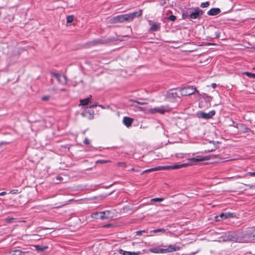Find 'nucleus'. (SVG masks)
I'll use <instances>...</instances> for the list:
<instances>
[{"mask_svg": "<svg viewBox=\"0 0 255 255\" xmlns=\"http://www.w3.org/2000/svg\"><path fill=\"white\" fill-rule=\"evenodd\" d=\"M50 74L52 76L56 78L59 84L63 85H66L67 84V78L66 76L60 75L54 71L50 72Z\"/></svg>", "mask_w": 255, "mask_h": 255, "instance_id": "nucleus-7", "label": "nucleus"}, {"mask_svg": "<svg viewBox=\"0 0 255 255\" xmlns=\"http://www.w3.org/2000/svg\"><path fill=\"white\" fill-rule=\"evenodd\" d=\"M18 193H19V192L17 189H12V190H10L9 192V193H10L11 194H16Z\"/></svg>", "mask_w": 255, "mask_h": 255, "instance_id": "nucleus-38", "label": "nucleus"}, {"mask_svg": "<svg viewBox=\"0 0 255 255\" xmlns=\"http://www.w3.org/2000/svg\"><path fill=\"white\" fill-rule=\"evenodd\" d=\"M189 165V164H175L172 165H165V166H159L156 167L152 168L150 169H146L145 170H144L142 172H141L140 174H142L144 173L147 172H150L152 171H157L159 170H173V169H179L181 168H183V167H185Z\"/></svg>", "mask_w": 255, "mask_h": 255, "instance_id": "nucleus-1", "label": "nucleus"}, {"mask_svg": "<svg viewBox=\"0 0 255 255\" xmlns=\"http://www.w3.org/2000/svg\"><path fill=\"white\" fill-rule=\"evenodd\" d=\"M204 11L200 9L199 7H197L194 8L193 10L189 13L187 19L192 20L193 19H200L202 16Z\"/></svg>", "mask_w": 255, "mask_h": 255, "instance_id": "nucleus-3", "label": "nucleus"}, {"mask_svg": "<svg viewBox=\"0 0 255 255\" xmlns=\"http://www.w3.org/2000/svg\"><path fill=\"white\" fill-rule=\"evenodd\" d=\"M149 25L150 26L149 31L155 32L159 31L161 28V23L159 22H154L151 20H148Z\"/></svg>", "mask_w": 255, "mask_h": 255, "instance_id": "nucleus-10", "label": "nucleus"}, {"mask_svg": "<svg viewBox=\"0 0 255 255\" xmlns=\"http://www.w3.org/2000/svg\"><path fill=\"white\" fill-rule=\"evenodd\" d=\"M91 98H92V96H91V95H90L89 97H88L87 98H86V99H88L89 100V101L91 102V101H90V100H91Z\"/></svg>", "mask_w": 255, "mask_h": 255, "instance_id": "nucleus-53", "label": "nucleus"}, {"mask_svg": "<svg viewBox=\"0 0 255 255\" xmlns=\"http://www.w3.org/2000/svg\"><path fill=\"white\" fill-rule=\"evenodd\" d=\"M133 102L136 103L137 104H138L139 105H142L144 104L143 103L139 102H138V101H134Z\"/></svg>", "mask_w": 255, "mask_h": 255, "instance_id": "nucleus-52", "label": "nucleus"}, {"mask_svg": "<svg viewBox=\"0 0 255 255\" xmlns=\"http://www.w3.org/2000/svg\"><path fill=\"white\" fill-rule=\"evenodd\" d=\"M208 98H210V99H212V98L211 97H209Z\"/></svg>", "mask_w": 255, "mask_h": 255, "instance_id": "nucleus-58", "label": "nucleus"}, {"mask_svg": "<svg viewBox=\"0 0 255 255\" xmlns=\"http://www.w3.org/2000/svg\"><path fill=\"white\" fill-rule=\"evenodd\" d=\"M84 143L85 144H89L90 143V141L87 138H86L84 140Z\"/></svg>", "mask_w": 255, "mask_h": 255, "instance_id": "nucleus-45", "label": "nucleus"}, {"mask_svg": "<svg viewBox=\"0 0 255 255\" xmlns=\"http://www.w3.org/2000/svg\"><path fill=\"white\" fill-rule=\"evenodd\" d=\"M145 231L144 230L142 231H137L135 232V234L137 236H141L143 233H144Z\"/></svg>", "mask_w": 255, "mask_h": 255, "instance_id": "nucleus-40", "label": "nucleus"}, {"mask_svg": "<svg viewBox=\"0 0 255 255\" xmlns=\"http://www.w3.org/2000/svg\"><path fill=\"white\" fill-rule=\"evenodd\" d=\"M181 88L179 89H172L167 94L169 98H180L181 96Z\"/></svg>", "mask_w": 255, "mask_h": 255, "instance_id": "nucleus-13", "label": "nucleus"}, {"mask_svg": "<svg viewBox=\"0 0 255 255\" xmlns=\"http://www.w3.org/2000/svg\"><path fill=\"white\" fill-rule=\"evenodd\" d=\"M6 142H1L0 143V145H2V144H6Z\"/></svg>", "mask_w": 255, "mask_h": 255, "instance_id": "nucleus-55", "label": "nucleus"}, {"mask_svg": "<svg viewBox=\"0 0 255 255\" xmlns=\"http://www.w3.org/2000/svg\"><path fill=\"white\" fill-rule=\"evenodd\" d=\"M215 150V149H208L207 150H206L205 152H212Z\"/></svg>", "mask_w": 255, "mask_h": 255, "instance_id": "nucleus-48", "label": "nucleus"}, {"mask_svg": "<svg viewBox=\"0 0 255 255\" xmlns=\"http://www.w3.org/2000/svg\"><path fill=\"white\" fill-rule=\"evenodd\" d=\"M50 96H45L42 97V100L43 101H47L49 99Z\"/></svg>", "mask_w": 255, "mask_h": 255, "instance_id": "nucleus-42", "label": "nucleus"}, {"mask_svg": "<svg viewBox=\"0 0 255 255\" xmlns=\"http://www.w3.org/2000/svg\"><path fill=\"white\" fill-rule=\"evenodd\" d=\"M104 214V212H95L91 214V217L95 219L104 220V217L103 216Z\"/></svg>", "mask_w": 255, "mask_h": 255, "instance_id": "nucleus-19", "label": "nucleus"}, {"mask_svg": "<svg viewBox=\"0 0 255 255\" xmlns=\"http://www.w3.org/2000/svg\"><path fill=\"white\" fill-rule=\"evenodd\" d=\"M181 96H190L194 93L199 94V91L196 88L192 86H187L181 88Z\"/></svg>", "mask_w": 255, "mask_h": 255, "instance_id": "nucleus-4", "label": "nucleus"}, {"mask_svg": "<svg viewBox=\"0 0 255 255\" xmlns=\"http://www.w3.org/2000/svg\"><path fill=\"white\" fill-rule=\"evenodd\" d=\"M111 162L110 160L99 159L96 161V164H105Z\"/></svg>", "mask_w": 255, "mask_h": 255, "instance_id": "nucleus-29", "label": "nucleus"}, {"mask_svg": "<svg viewBox=\"0 0 255 255\" xmlns=\"http://www.w3.org/2000/svg\"><path fill=\"white\" fill-rule=\"evenodd\" d=\"M250 188H255V183L254 184H249L247 185Z\"/></svg>", "mask_w": 255, "mask_h": 255, "instance_id": "nucleus-47", "label": "nucleus"}, {"mask_svg": "<svg viewBox=\"0 0 255 255\" xmlns=\"http://www.w3.org/2000/svg\"><path fill=\"white\" fill-rule=\"evenodd\" d=\"M233 126L238 129L240 132L242 133H247L251 131L250 128L243 124H238L233 122Z\"/></svg>", "mask_w": 255, "mask_h": 255, "instance_id": "nucleus-12", "label": "nucleus"}, {"mask_svg": "<svg viewBox=\"0 0 255 255\" xmlns=\"http://www.w3.org/2000/svg\"><path fill=\"white\" fill-rule=\"evenodd\" d=\"M216 86H217V85H216V84H215V83H212V84H211V87H212L213 88H214H214H215L216 87Z\"/></svg>", "mask_w": 255, "mask_h": 255, "instance_id": "nucleus-51", "label": "nucleus"}, {"mask_svg": "<svg viewBox=\"0 0 255 255\" xmlns=\"http://www.w3.org/2000/svg\"><path fill=\"white\" fill-rule=\"evenodd\" d=\"M169 110L167 107L161 106L151 108L149 110V112L151 114L159 113L160 114H164L166 112H168Z\"/></svg>", "mask_w": 255, "mask_h": 255, "instance_id": "nucleus-11", "label": "nucleus"}, {"mask_svg": "<svg viewBox=\"0 0 255 255\" xmlns=\"http://www.w3.org/2000/svg\"><path fill=\"white\" fill-rule=\"evenodd\" d=\"M149 251L153 253H158V249L157 248H151L149 249Z\"/></svg>", "mask_w": 255, "mask_h": 255, "instance_id": "nucleus-34", "label": "nucleus"}, {"mask_svg": "<svg viewBox=\"0 0 255 255\" xmlns=\"http://www.w3.org/2000/svg\"><path fill=\"white\" fill-rule=\"evenodd\" d=\"M127 19L126 14H120L110 19L109 22L112 24L123 23L125 21H128Z\"/></svg>", "mask_w": 255, "mask_h": 255, "instance_id": "nucleus-6", "label": "nucleus"}, {"mask_svg": "<svg viewBox=\"0 0 255 255\" xmlns=\"http://www.w3.org/2000/svg\"><path fill=\"white\" fill-rule=\"evenodd\" d=\"M133 120L131 118H129L128 117H125L123 119V123L127 127H129L131 126L132 123H133Z\"/></svg>", "mask_w": 255, "mask_h": 255, "instance_id": "nucleus-16", "label": "nucleus"}, {"mask_svg": "<svg viewBox=\"0 0 255 255\" xmlns=\"http://www.w3.org/2000/svg\"><path fill=\"white\" fill-rule=\"evenodd\" d=\"M57 179H58V180H61V179H62V178L61 177H60V176H59H59H58V177H57Z\"/></svg>", "mask_w": 255, "mask_h": 255, "instance_id": "nucleus-54", "label": "nucleus"}, {"mask_svg": "<svg viewBox=\"0 0 255 255\" xmlns=\"http://www.w3.org/2000/svg\"><path fill=\"white\" fill-rule=\"evenodd\" d=\"M210 5L209 1H206L204 2L201 3L200 6L202 8H205L208 7Z\"/></svg>", "mask_w": 255, "mask_h": 255, "instance_id": "nucleus-33", "label": "nucleus"}, {"mask_svg": "<svg viewBox=\"0 0 255 255\" xmlns=\"http://www.w3.org/2000/svg\"><path fill=\"white\" fill-rule=\"evenodd\" d=\"M130 171H137V172H140L141 173V171L138 170H135L134 168H131L130 170Z\"/></svg>", "mask_w": 255, "mask_h": 255, "instance_id": "nucleus-50", "label": "nucleus"}, {"mask_svg": "<svg viewBox=\"0 0 255 255\" xmlns=\"http://www.w3.org/2000/svg\"><path fill=\"white\" fill-rule=\"evenodd\" d=\"M220 36V33L218 31L215 32V37L216 38H219Z\"/></svg>", "mask_w": 255, "mask_h": 255, "instance_id": "nucleus-44", "label": "nucleus"}, {"mask_svg": "<svg viewBox=\"0 0 255 255\" xmlns=\"http://www.w3.org/2000/svg\"><path fill=\"white\" fill-rule=\"evenodd\" d=\"M88 113L89 114V119H91L94 117V111L93 110L90 111L88 109H86V110H85L84 112L82 113V115H83L84 117H86V114L88 113Z\"/></svg>", "mask_w": 255, "mask_h": 255, "instance_id": "nucleus-22", "label": "nucleus"}, {"mask_svg": "<svg viewBox=\"0 0 255 255\" xmlns=\"http://www.w3.org/2000/svg\"><path fill=\"white\" fill-rule=\"evenodd\" d=\"M25 252L20 250H11L7 253V255H24Z\"/></svg>", "mask_w": 255, "mask_h": 255, "instance_id": "nucleus-17", "label": "nucleus"}, {"mask_svg": "<svg viewBox=\"0 0 255 255\" xmlns=\"http://www.w3.org/2000/svg\"><path fill=\"white\" fill-rule=\"evenodd\" d=\"M167 19L170 21H174L176 19V16L174 15H170L167 17Z\"/></svg>", "mask_w": 255, "mask_h": 255, "instance_id": "nucleus-32", "label": "nucleus"}, {"mask_svg": "<svg viewBox=\"0 0 255 255\" xmlns=\"http://www.w3.org/2000/svg\"><path fill=\"white\" fill-rule=\"evenodd\" d=\"M187 154L186 153H176L175 154V157L179 158H183L186 156Z\"/></svg>", "mask_w": 255, "mask_h": 255, "instance_id": "nucleus-31", "label": "nucleus"}, {"mask_svg": "<svg viewBox=\"0 0 255 255\" xmlns=\"http://www.w3.org/2000/svg\"><path fill=\"white\" fill-rule=\"evenodd\" d=\"M164 233L165 232V230L163 228H161V229H155V230H152L150 231V233L152 234H156V233Z\"/></svg>", "mask_w": 255, "mask_h": 255, "instance_id": "nucleus-26", "label": "nucleus"}, {"mask_svg": "<svg viewBox=\"0 0 255 255\" xmlns=\"http://www.w3.org/2000/svg\"><path fill=\"white\" fill-rule=\"evenodd\" d=\"M97 106H99V107L103 108L102 105H98V104L97 103H96L95 104L91 105L90 106H89V108L92 109V108H94L97 107Z\"/></svg>", "mask_w": 255, "mask_h": 255, "instance_id": "nucleus-41", "label": "nucleus"}, {"mask_svg": "<svg viewBox=\"0 0 255 255\" xmlns=\"http://www.w3.org/2000/svg\"><path fill=\"white\" fill-rule=\"evenodd\" d=\"M164 198H155L151 199V201L155 202H161L163 201Z\"/></svg>", "mask_w": 255, "mask_h": 255, "instance_id": "nucleus-35", "label": "nucleus"}, {"mask_svg": "<svg viewBox=\"0 0 255 255\" xmlns=\"http://www.w3.org/2000/svg\"><path fill=\"white\" fill-rule=\"evenodd\" d=\"M74 16L73 15H68L66 17L67 22L68 23L72 22L74 20Z\"/></svg>", "mask_w": 255, "mask_h": 255, "instance_id": "nucleus-30", "label": "nucleus"}, {"mask_svg": "<svg viewBox=\"0 0 255 255\" xmlns=\"http://www.w3.org/2000/svg\"><path fill=\"white\" fill-rule=\"evenodd\" d=\"M194 7H185L181 10L182 18L183 19H187L189 13L193 10Z\"/></svg>", "mask_w": 255, "mask_h": 255, "instance_id": "nucleus-14", "label": "nucleus"}, {"mask_svg": "<svg viewBox=\"0 0 255 255\" xmlns=\"http://www.w3.org/2000/svg\"><path fill=\"white\" fill-rule=\"evenodd\" d=\"M166 249H158V253L165 254L167 253Z\"/></svg>", "mask_w": 255, "mask_h": 255, "instance_id": "nucleus-37", "label": "nucleus"}, {"mask_svg": "<svg viewBox=\"0 0 255 255\" xmlns=\"http://www.w3.org/2000/svg\"><path fill=\"white\" fill-rule=\"evenodd\" d=\"M103 212H104V214L103 215V216H104V219H108L109 218V216H108L107 214H109L110 213V211H103Z\"/></svg>", "mask_w": 255, "mask_h": 255, "instance_id": "nucleus-36", "label": "nucleus"}, {"mask_svg": "<svg viewBox=\"0 0 255 255\" xmlns=\"http://www.w3.org/2000/svg\"><path fill=\"white\" fill-rule=\"evenodd\" d=\"M118 253L122 255H138L139 254V252H128L125 251L123 250L120 249L118 251Z\"/></svg>", "mask_w": 255, "mask_h": 255, "instance_id": "nucleus-18", "label": "nucleus"}, {"mask_svg": "<svg viewBox=\"0 0 255 255\" xmlns=\"http://www.w3.org/2000/svg\"><path fill=\"white\" fill-rule=\"evenodd\" d=\"M118 165L120 166H125L126 165V163L125 162H119L118 163Z\"/></svg>", "mask_w": 255, "mask_h": 255, "instance_id": "nucleus-46", "label": "nucleus"}, {"mask_svg": "<svg viewBox=\"0 0 255 255\" xmlns=\"http://www.w3.org/2000/svg\"><path fill=\"white\" fill-rule=\"evenodd\" d=\"M211 156L210 155H206V156H200L197 155L195 157L189 158V160L190 161L188 163H185V164H189L186 167L191 165L192 164H195L196 162L199 161H202L205 160H208L211 159ZM186 167V166L185 167Z\"/></svg>", "mask_w": 255, "mask_h": 255, "instance_id": "nucleus-5", "label": "nucleus"}, {"mask_svg": "<svg viewBox=\"0 0 255 255\" xmlns=\"http://www.w3.org/2000/svg\"><path fill=\"white\" fill-rule=\"evenodd\" d=\"M180 248L178 246H176L175 245H170L168 246V248L166 249L167 251V253L173 252L175 251H179Z\"/></svg>", "mask_w": 255, "mask_h": 255, "instance_id": "nucleus-20", "label": "nucleus"}, {"mask_svg": "<svg viewBox=\"0 0 255 255\" xmlns=\"http://www.w3.org/2000/svg\"><path fill=\"white\" fill-rule=\"evenodd\" d=\"M216 112L212 110L208 113H205L203 111H199L197 113V117L205 120H208L212 118L215 115Z\"/></svg>", "mask_w": 255, "mask_h": 255, "instance_id": "nucleus-8", "label": "nucleus"}, {"mask_svg": "<svg viewBox=\"0 0 255 255\" xmlns=\"http://www.w3.org/2000/svg\"><path fill=\"white\" fill-rule=\"evenodd\" d=\"M142 10L139 9L138 11H135L133 12L126 13L127 19L128 21H131L135 17H139L142 15Z\"/></svg>", "mask_w": 255, "mask_h": 255, "instance_id": "nucleus-9", "label": "nucleus"}, {"mask_svg": "<svg viewBox=\"0 0 255 255\" xmlns=\"http://www.w3.org/2000/svg\"><path fill=\"white\" fill-rule=\"evenodd\" d=\"M244 74L250 78L255 79V73H252L249 72H245Z\"/></svg>", "mask_w": 255, "mask_h": 255, "instance_id": "nucleus-28", "label": "nucleus"}, {"mask_svg": "<svg viewBox=\"0 0 255 255\" xmlns=\"http://www.w3.org/2000/svg\"><path fill=\"white\" fill-rule=\"evenodd\" d=\"M253 232H255V227H254V228H253Z\"/></svg>", "mask_w": 255, "mask_h": 255, "instance_id": "nucleus-56", "label": "nucleus"}, {"mask_svg": "<svg viewBox=\"0 0 255 255\" xmlns=\"http://www.w3.org/2000/svg\"><path fill=\"white\" fill-rule=\"evenodd\" d=\"M104 40L102 39H97L95 40H94L92 41H90L89 42V44L90 46H94L96 45L99 44H103L104 43Z\"/></svg>", "mask_w": 255, "mask_h": 255, "instance_id": "nucleus-21", "label": "nucleus"}, {"mask_svg": "<svg viewBox=\"0 0 255 255\" xmlns=\"http://www.w3.org/2000/svg\"><path fill=\"white\" fill-rule=\"evenodd\" d=\"M224 240L234 242H242L243 239L239 236L237 233L235 232H229L226 234Z\"/></svg>", "mask_w": 255, "mask_h": 255, "instance_id": "nucleus-2", "label": "nucleus"}, {"mask_svg": "<svg viewBox=\"0 0 255 255\" xmlns=\"http://www.w3.org/2000/svg\"><path fill=\"white\" fill-rule=\"evenodd\" d=\"M236 215L234 213H230V212H227L225 213V217H224V219H227V218H235L236 217Z\"/></svg>", "mask_w": 255, "mask_h": 255, "instance_id": "nucleus-25", "label": "nucleus"}, {"mask_svg": "<svg viewBox=\"0 0 255 255\" xmlns=\"http://www.w3.org/2000/svg\"><path fill=\"white\" fill-rule=\"evenodd\" d=\"M90 102L89 101V100L88 99H81L80 100V104L82 106H86V105H88V104L90 103Z\"/></svg>", "mask_w": 255, "mask_h": 255, "instance_id": "nucleus-27", "label": "nucleus"}, {"mask_svg": "<svg viewBox=\"0 0 255 255\" xmlns=\"http://www.w3.org/2000/svg\"><path fill=\"white\" fill-rule=\"evenodd\" d=\"M247 174L251 176H255V172H248Z\"/></svg>", "mask_w": 255, "mask_h": 255, "instance_id": "nucleus-43", "label": "nucleus"}, {"mask_svg": "<svg viewBox=\"0 0 255 255\" xmlns=\"http://www.w3.org/2000/svg\"><path fill=\"white\" fill-rule=\"evenodd\" d=\"M35 249H36V251H37L38 252H44L47 249H48V247H47V246L41 247L40 246L37 245L35 246Z\"/></svg>", "mask_w": 255, "mask_h": 255, "instance_id": "nucleus-23", "label": "nucleus"}, {"mask_svg": "<svg viewBox=\"0 0 255 255\" xmlns=\"http://www.w3.org/2000/svg\"><path fill=\"white\" fill-rule=\"evenodd\" d=\"M221 11V9L219 8H212L208 11L207 14L209 15L215 16L219 14Z\"/></svg>", "mask_w": 255, "mask_h": 255, "instance_id": "nucleus-15", "label": "nucleus"}, {"mask_svg": "<svg viewBox=\"0 0 255 255\" xmlns=\"http://www.w3.org/2000/svg\"><path fill=\"white\" fill-rule=\"evenodd\" d=\"M224 217H225V213H222L219 216H216L215 220L216 221H221L225 219Z\"/></svg>", "mask_w": 255, "mask_h": 255, "instance_id": "nucleus-24", "label": "nucleus"}, {"mask_svg": "<svg viewBox=\"0 0 255 255\" xmlns=\"http://www.w3.org/2000/svg\"><path fill=\"white\" fill-rule=\"evenodd\" d=\"M6 194V192H4V191L1 192L0 193V196H4V195H5Z\"/></svg>", "mask_w": 255, "mask_h": 255, "instance_id": "nucleus-49", "label": "nucleus"}, {"mask_svg": "<svg viewBox=\"0 0 255 255\" xmlns=\"http://www.w3.org/2000/svg\"><path fill=\"white\" fill-rule=\"evenodd\" d=\"M165 3V2H162V3H163V4H164Z\"/></svg>", "mask_w": 255, "mask_h": 255, "instance_id": "nucleus-57", "label": "nucleus"}, {"mask_svg": "<svg viewBox=\"0 0 255 255\" xmlns=\"http://www.w3.org/2000/svg\"><path fill=\"white\" fill-rule=\"evenodd\" d=\"M216 44L211 42H204L202 45L204 46H209V45H215Z\"/></svg>", "mask_w": 255, "mask_h": 255, "instance_id": "nucleus-39", "label": "nucleus"}]
</instances>
